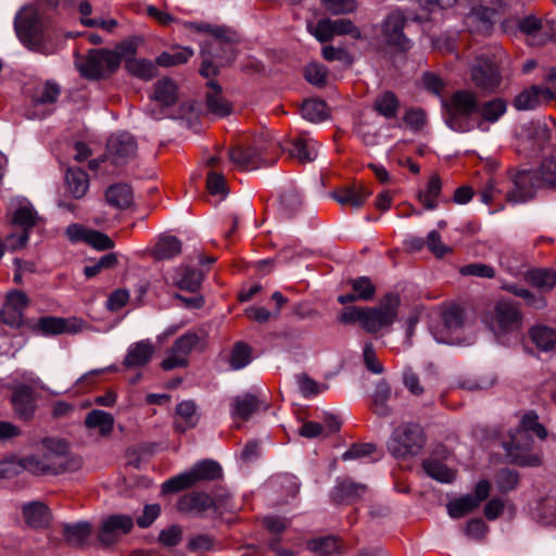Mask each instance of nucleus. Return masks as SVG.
<instances>
[{"label": "nucleus", "mask_w": 556, "mask_h": 556, "mask_svg": "<svg viewBox=\"0 0 556 556\" xmlns=\"http://www.w3.org/2000/svg\"><path fill=\"white\" fill-rule=\"evenodd\" d=\"M41 455H28L20 459V466L34 475H60L80 467V459L68 453L64 440L45 439Z\"/></svg>", "instance_id": "f257e3e1"}, {"label": "nucleus", "mask_w": 556, "mask_h": 556, "mask_svg": "<svg viewBox=\"0 0 556 556\" xmlns=\"http://www.w3.org/2000/svg\"><path fill=\"white\" fill-rule=\"evenodd\" d=\"M320 144L308 134H300L286 141L283 152L291 159L301 163H309L316 160Z\"/></svg>", "instance_id": "a211bd4d"}, {"label": "nucleus", "mask_w": 556, "mask_h": 556, "mask_svg": "<svg viewBox=\"0 0 556 556\" xmlns=\"http://www.w3.org/2000/svg\"><path fill=\"white\" fill-rule=\"evenodd\" d=\"M154 346L150 340H141L131 344L124 358V366L137 368L147 365L154 354Z\"/></svg>", "instance_id": "a878e982"}, {"label": "nucleus", "mask_w": 556, "mask_h": 556, "mask_svg": "<svg viewBox=\"0 0 556 556\" xmlns=\"http://www.w3.org/2000/svg\"><path fill=\"white\" fill-rule=\"evenodd\" d=\"M422 467L429 477L439 482L450 483L455 479V471L435 458L425 459Z\"/></svg>", "instance_id": "37998d69"}, {"label": "nucleus", "mask_w": 556, "mask_h": 556, "mask_svg": "<svg viewBox=\"0 0 556 556\" xmlns=\"http://www.w3.org/2000/svg\"><path fill=\"white\" fill-rule=\"evenodd\" d=\"M193 55V51L186 47H173L167 51L162 52L155 60L156 64L161 67L179 66L188 62Z\"/></svg>", "instance_id": "4c0bfd02"}, {"label": "nucleus", "mask_w": 556, "mask_h": 556, "mask_svg": "<svg viewBox=\"0 0 556 556\" xmlns=\"http://www.w3.org/2000/svg\"><path fill=\"white\" fill-rule=\"evenodd\" d=\"M301 114L312 123H321L330 116V110L324 100L306 99L302 103Z\"/></svg>", "instance_id": "e433bc0d"}, {"label": "nucleus", "mask_w": 556, "mask_h": 556, "mask_svg": "<svg viewBox=\"0 0 556 556\" xmlns=\"http://www.w3.org/2000/svg\"><path fill=\"white\" fill-rule=\"evenodd\" d=\"M301 489V482L294 475L280 476V505L295 500Z\"/></svg>", "instance_id": "3c124183"}, {"label": "nucleus", "mask_w": 556, "mask_h": 556, "mask_svg": "<svg viewBox=\"0 0 556 556\" xmlns=\"http://www.w3.org/2000/svg\"><path fill=\"white\" fill-rule=\"evenodd\" d=\"M267 141V135L262 134L249 150L245 151L241 148L231 149L229 151V159L238 168L245 170L255 169L263 164H273L274 160L265 159L268 148Z\"/></svg>", "instance_id": "9d476101"}, {"label": "nucleus", "mask_w": 556, "mask_h": 556, "mask_svg": "<svg viewBox=\"0 0 556 556\" xmlns=\"http://www.w3.org/2000/svg\"><path fill=\"white\" fill-rule=\"evenodd\" d=\"M188 26L197 31L211 35L218 42H231L236 39V33L224 26L208 23H189Z\"/></svg>", "instance_id": "49530a36"}, {"label": "nucleus", "mask_w": 556, "mask_h": 556, "mask_svg": "<svg viewBox=\"0 0 556 556\" xmlns=\"http://www.w3.org/2000/svg\"><path fill=\"white\" fill-rule=\"evenodd\" d=\"M306 548L316 556H329L338 552L339 544L334 538L326 536L311 540L306 543Z\"/></svg>", "instance_id": "6e6d98bb"}, {"label": "nucleus", "mask_w": 556, "mask_h": 556, "mask_svg": "<svg viewBox=\"0 0 556 556\" xmlns=\"http://www.w3.org/2000/svg\"><path fill=\"white\" fill-rule=\"evenodd\" d=\"M426 442L425 433L416 424L399 426L388 441L389 452L396 458L416 456Z\"/></svg>", "instance_id": "39448f33"}, {"label": "nucleus", "mask_w": 556, "mask_h": 556, "mask_svg": "<svg viewBox=\"0 0 556 556\" xmlns=\"http://www.w3.org/2000/svg\"><path fill=\"white\" fill-rule=\"evenodd\" d=\"M203 280V274L199 269L184 267L180 269L176 285L179 289L190 292L197 291Z\"/></svg>", "instance_id": "864d4df0"}, {"label": "nucleus", "mask_w": 556, "mask_h": 556, "mask_svg": "<svg viewBox=\"0 0 556 556\" xmlns=\"http://www.w3.org/2000/svg\"><path fill=\"white\" fill-rule=\"evenodd\" d=\"M442 188L441 179L438 175L430 177L426 190L419 192V201L427 210H433L437 207V198L440 195Z\"/></svg>", "instance_id": "603ef678"}, {"label": "nucleus", "mask_w": 556, "mask_h": 556, "mask_svg": "<svg viewBox=\"0 0 556 556\" xmlns=\"http://www.w3.org/2000/svg\"><path fill=\"white\" fill-rule=\"evenodd\" d=\"M181 252V242L174 236H162L156 241L152 254L156 260H170Z\"/></svg>", "instance_id": "58836bf2"}, {"label": "nucleus", "mask_w": 556, "mask_h": 556, "mask_svg": "<svg viewBox=\"0 0 556 556\" xmlns=\"http://www.w3.org/2000/svg\"><path fill=\"white\" fill-rule=\"evenodd\" d=\"M405 24L406 18L402 12L394 11L390 13L382 24L383 41L388 46L406 51L410 47V42L403 33Z\"/></svg>", "instance_id": "f3484780"}, {"label": "nucleus", "mask_w": 556, "mask_h": 556, "mask_svg": "<svg viewBox=\"0 0 556 556\" xmlns=\"http://www.w3.org/2000/svg\"><path fill=\"white\" fill-rule=\"evenodd\" d=\"M545 93V86H532L521 91L513 102V105L518 111L534 110L543 102L548 101Z\"/></svg>", "instance_id": "bb28decb"}, {"label": "nucleus", "mask_w": 556, "mask_h": 556, "mask_svg": "<svg viewBox=\"0 0 556 556\" xmlns=\"http://www.w3.org/2000/svg\"><path fill=\"white\" fill-rule=\"evenodd\" d=\"M531 433L540 439L547 435L546 429L538 421L535 414H527L520 420L519 427L510 434L509 441L504 443V448L510 460L521 466H538L541 458L531 451Z\"/></svg>", "instance_id": "f03ea898"}, {"label": "nucleus", "mask_w": 556, "mask_h": 556, "mask_svg": "<svg viewBox=\"0 0 556 556\" xmlns=\"http://www.w3.org/2000/svg\"><path fill=\"white\" fill-rule=\"evenodd\" d=\"M85 328L84 320L77 317L45 316L38 319L33 330L42 336L75 334Z\"/></svg>", "instance_id": "dca6fc26"}, {"label": "nucleus", "mask_w": 556, "mask_h": 556, "mask_svg": "<svg viewBox=\"0 0 556 556\" xmlns=\"http://www.w3.org/2000/svg\"><path fill=\"white\" fill-rule=\"evenodd\" d=\"M261 407V402L252 394L235 396L230 402V415L237 420H248Z\"/></svg>", "instance_id": "cd10ccee"}, {"label": "nucleus", "mask_w": 556, "mask_h": 556, "mask_svg": "<svg viewBox=\"0 0 556 556\" xmlns=\"http://www.w3.org/2000/svg\"><path fill=\"white\" fill-rule=\"evenodd\" d=\"M12 224L22 228L21 232L11 233L7 237V244L12 250L23 248L28 241V230L37 222V212L31 203L25 198H14L10 202Z\"/></svg>", "instance_id": "423d86ee"}, {"label": "nucleus", "mask_w": 556, "mask_h": 556, "mask_svg": "<svg viewBox=\"0 0 556 556\" xmlns=\"http://www.w3.org/2000/svg\"><path fill=\"white\" fill-rule=\"evenodd\" d=\"M542 187L535 170H518L511 175L510 187L505 191L507 202L518 204L531 200L536 189Z\"/></svg>", "instance_id": "1a4fd4ad"}, {"label": "nucleus", "mask_w": 556, "mask_h": 556, "mask_svg": "<svg viewBox=\"0 0 556 556\" xmlns=\"http://www.w3.org/2000/svg\"><path fill=\"white\" fill-rule=\"evenodd\" d=\"M479 111V101L475 92L458 90L447 103L446 124L455 131L466 132L472 129L470 116Z\"/></svg>", "instance_id": "7ed1b4c3"}, {"label": "nucleus", "mask_w": 556, "mask_h": 556, "mask_svg": "<svg viewBox=\"0 0 556 556\" xmlns=\"http://www.w3.org/2000/svg\"><path fill=\"white\" fill-rule=\"evenodd\" d=\"M302 211V197L295 190L285 191L280 197V220H293Z\"/></svg>", "instance_id": "c9c22d12"}, {"label": "nucleus", "mask_w": 556, "mask_h": 556, "mask_svg": "<svg viewBox=\"0 0 556 556\" xmlns=\"http://www.w3.org/2000/svg\"><path fill=\"white\" fill-rule=\"evenodd\" d=\"M66 185L71 194L76 198H83L89 188V179L86 172L79 168H70L66 173Z\"/></svg>", "instance_id": "a19ab883"}, {"label": "nucleus", "mask_w": 556, "mask_h": 556, "mask_svg": "<svg viewBox=\"0 0 556 556\" xmlns=\"http://www.w3.org/2000/svg\"><path fill=\"white\" fill-rule=\"evenodd\" d=\"M521 326V314L509 301H500L494 308V317L490 323L491 330L501 337L506 332L518 330Z\"/></svg>", "instance_id": "4468645a"}, {"label": "nucleus", "mask_w": 556, "mask_h": 556, "mask_svg": "<svg viewBox=\"0 0 556 556\" xmlns=\"http://www.w3.org/2000/svg\"><path fill=\"white\" fill-rule=\"evenodd\" d=\"M91 535V525L87 521L67 523L63 527L65 542L73 547H84Z\"/></svg>", "instance_id": "2f4dec72"}, {"label": "nucleus", "mask_w": 556, "mask_h": 556, "mask_svg": "<svg viewBox=\"0 0 556 556\" xmlns=\"http://www.w3.org/2000/svg\"><path fill=\"white\" fill-rule=\"evenodd\" d=\"M203 337L195 331H188L176 339L169 349L167 356L162 361L161 367L164 370H172L188 365L189 354L201 346Z\"/></svg>", "instance_id": "6e6552de"}, {"label": "nucleus", "mask_w": 556, "mask_h": 556, "mask_svg": "<svg viewBox=\"0 0 556 556\" xmlns=\"http://www.w3.org/2000/svg\"><path fill=\"white\" fill-rule=\"evenodd\" d=\"M538 176L541 186L556 187V157L543 161Z\"/></svg>", "instance_id": "bf43d9fd"}, {"label": "nucleus", "mask_w": 556, "mask_h": 556, "mask_svg": "<svg viewBox=\"0 0 556 556\" xmlns=\"http://www.w3.org/2000/svg\"><path fill=\"white\" fill-rule=\"evenodd\" d=\"M220 500H214L208 494L203 492H192L182 496L178 502V508L181 511H190L203 514L210 510L222 514Z\"/></svg>", "instance_id": "4be33fe9"}, {"label": "nucleus", "mask_w": 556, "mask_h": 556, "mask_svg": "<svg viewBox=\"0 0 556 556\" xmlns=\"http://www.w3.org/2000/svg\"><path fill=\"white\" fill-rule=\"evenodd\" d=\"M135 52V46L129 41L118 45L114 50H92L89 55V70H116L122 61H130Z\"/></svg>", "instance_id": "f8f14e48"}, {"label": "nucleus", "mask_w": 556, "mask_h": 556, "mask_svg": "<svg viewBox=\"0 0 556 556\" xmlns=\"http://www.w3.org/2000/svg\"><path fill=\"white\" fill-rule=\"evenodd\" d=\"M206 187L211 194L220 195L225 198L227 195L226 182L223 175L210 172L207 175Z\"/></svg>", "instance_id": "338daca9"}, {"label": "nucleus", "mask_w": 556, "mask_h": 556, "mask_svg": "<svg viewBox=\"0 0 556 556\" xmlns=\"http://www.w3.org/2000/svg\"><path fill=\"white\" fill-rule=\"evenodd\" d=\"M25 522L31 528H43L50 521L48 507L40 502H31L23 506Z\"/></svg>", "instance_id": "72a5a7b5"}, {"label": "nucleus", "mask_w": 556, "mask_h": 556, "mask_svg": "<svg viewBox=\"0 0 556 556\" xmlns=\"http://www.w3.org/2000/svg\"><path fill=\"white\" fill-rule=\"evenodd\" d=\"M200 420V413L194 401L186 400L177 404L174 416V428L178 432H186L194 428Z\"/></svg>", "instance_id": "b1692460"}, {"label": "nucleus", "mask_w": 556, "mask_h": 556, "mask_svg": "<svg viewBox=\"0 0 556 556\" xmlns=\"http://www.w3.org/2000/svg\"><path fill=\"white\" fill-rule=\"evenodd\" d=\"M137 149V141L130 134L117 132L108 140L105 157L114 165H123L135 157Z\"/></svg>", "instance_id": "ddd939ff"}, {"label": "nucleus", "mask_w": 556, "mask_h": 556, "mask_svg": "<svg viewBox=\"0 0 556 556\" xmlns=\"http://www.w3.org/2000/svg\"><path fill=\"white\" fill-rule=\"evenodd\" d=\"M252 362V349L244 342H237L232 346L229 356V366L233 370H240Z\"/></svg>", "instance_id": "8fccbe9b"}, {"label": "nucleus", "mask_w": 556, "mask_h": 556, "mask_svg": "<svg viewBox=\"0 0 556 556\" xmlns=\"http://www.w3.org/2000/svg\"><path fill=\"white\" fill-rule=\"evenodd\" d=\"M206 80V109L207 111L218 117L227 116L231 113V104L223 94L220 85L215 81L211 74L216 72H200Z\"/></svg>", "instance_id": "412c9836"}, {"label": "nucleus", "mask_w": 556, "mask_h": 556, "mask_svg": "<svg viewBox=\"0 0 556 556\" xmlns=\"http://www.w3.org/2000/svg\"><path fill=\"white\" fill-rule=\"evenodd\" d=\"M519 29L526 36L530 46H541L551 39V31L542 21L533 15L523 17L519 22Z\"/></svg>", "instance_id": "393cba45"}, {"label": "nucleus", "mask_w": 556, "mask_h": 556, "mask_svg": "<svg viewBox=\"0 0 556 556\" xmlns=\"http://www.w3.org/2000/svg\"><path fill=\"white\" fill-rule=\"evenodd\" d=\"M509 66V58L504 49L501 46H492L478 51L471 70H500Z\"/></svg>", "instance_id": "5701e85b"}, {"label": "nucleus", "mask_w": 556, "mask_h": 556, "mask_svg": "<svg viewBox=\"0 0 556 556\" xmlns=\"http://www.w3.org/2000/svg\"><path fill=\"white\" fill-rule=\"evenodd\" d=\"M177 100V86L175 81L164 76L160 78L154 85L152 102L147 106V113L154 119H162L166 116L164 110L157 108L169 106Z\"/></svg>", "instance_id": "2eb2a0df"}, {"label": "nucleus", "mask_w": 556, "mask_h": 556, "mask_svg": "<svg viewBox=\"0 0 556 556\" xmlns=\"http://www.w3.org/2000/svg\"><path fill=\"white\" fill-rule=\"evenodd\" d=\"M366 492L367 486L365 484L344 480L336 486L334 497L338 502H353L362 497Z\"/></svg>", "instance_id": "a18cd8bd"}, {"label": "nucleus", "mask_w": 556, "mask_h": 556, "mask_svg": "<svg viewBox=\"0 0 556 556\" xmlns=\"http://www.w3.org/2000/svg\"><path fill=\"white\" fill-rule=\"evenodd\" d=\"M307 27L314 37L320 42L329 41L334 36L332 20L330 18L319 20L316 25L309 24Z\"/></svg>", "instance_id": "052dcab7"}, {"label": "nucleus", "mask_w": 556, "mask_h": 556, "mask_svg": "<svg viewBox=\"0 0 556 556\" xmlns=\"http://www.w3.org/2000/svg\"><path fill=\"white\" fill-rule=\"evenodd\" d=\"M14 28L20 40L34 49L40 40V18L33 5L23 7L14 20Z\"/></svg>", "instance_id": "9b49d317"}, {"label": "nucleus", "mask_w": 556, "mask_h": 556, "mask_svg": "<svg viewBox=\"0 0 556 556\" xmlns=\"http://www.w3.org/2000/svg\"><path fill=\"white\" fill-rule=\"evenodd\" d=\"M89 245L99 251L110 250L114 248V241L103 232L90 230L88 232L87 242Z\"/></svg>", "instance_id": "0e129e2a"}, {"label": "nucleus", "mask_w": 556, "mask_h": 556, "mask_svg": "<svg viewBox=\"0 0 556 556\" xmlns=\"http://www.w3.org/2000/svg\"><path fill=\"white\" fill-rule=\"evenodd\" d=\"M399 305V296L389 294L378 306L365 308L364 330L376 333L386 327H390L396 319Z\"/></svg>", "instance_id": "0eeeda50"}, {"label": "nucleus", "mask_w": 556, "mask_h": 556, "mask_svg": "<svg viewBox=\"0 0 556 556\" xmlns=\"http://www.w3.org/2000/svg\"><path fill=\"white\" fill-rule=\"evenodd\" d=\"M507 104L503 99H493L485 102L479 108L481 121L478 122L477 127L482 131H488L486 123L497 122L506 112Z\"/></svg>", "instance_id": "473e14b6"}, {"label": "nucleus", "mask_w": 556, "mask_h": 556, "mask_svg": "<svg viewBox=\"0 0 556 556\" xmlns=\"http://www.w3.org/2000/svg\"><path fill=\"white\" fill-rule=\"evenodd\" d=\"M321 3L333 15L351 13L356 9L355 0H321Z\"/></svg>", "instance_id": "e2e57ef3"}, {"label": "nucleus", "mask_w": 556, "mask_h": 556, "mask_svg": "<svg viewBox=\"0 0 556 556\" xmlns=\"http://www.w3.org/2000/svg\"><path fill=\"white\" fill-rule=\"evenodd\" d=\"M106 202L116 208H126L132 202V190L126 184H117L105 191Z\"/></svg>", "instance_id": "ea45409f"}, {"label": "nucleus", "mask_w": 556, "mask_h": 556, "mask_svg": "<svg viewBox=\"0 0 556 556\" xmlns=\"http://www.w3.org/2000/svg\"><path fill=\"white\" fill-rule=\"evenodd\" d=\"M27 93L36 103L50 104L58 100L61 94V88L56 83L47 80L37 84L33 90H27Z\"/></svg>", "instance_id": "f704fd0d"}, {"label": "nucleus", "mask_w": 556, "mask_h": 556, "mask_svg": "<svg viewBox=\"0 0 556 556\" xmlns=\"http://www.w3.org/2000/svg\"><path fill=\"white\" fill-rule=\"evenodd\" d=\"M12 403L16 414L21 418H29L35 410L34 391L28 386H20L15 389Z\"/></svg>", "instance_id": "7c9ffc66"}, {"label": "nucleus", "mask_w": 556, "mask_h": 556, "mask_svg": "<svg viewBox=\"0 0 556 556\" xmlns=\"http://www.w3.org/2000/svg\"><path fill=\"white\" fill-rule=\"evenodd\" d=\"M23 313L24 312L3 303L0 312V318L5 325L12 328H17L23 323Z\"/></svg>", "instance_id": "774afa93"}, {"label": "nucleus", "mask_w": 556, "mask_h": 556, "mask_svg": "<svg viewBox=\"0 0 556 556\" xmlns=\"http://www.w3.org/2000/svg\"><path fill=\"white\" fill-rule=\"evenodd\" d=\"M526 280L533 287L548 291L556 286V273L545 268L532 269L527 273Z\"/></svg>", "instance_id": "de8ad7c7"}, {"label": "nucleus", "mask_w": 556, "mask_h": 556, "mask_svg": "<svg viewBox=\"0 0 556 556\" xmlns=\"http://www.w3.org/2000/svg\"><path fill=\"white\" fill-rule=\"evenodd\" d=\"M114 417L112 414L92 409L85 417V426L89 430H97L101 437H109L114 428Z\"/></svg>", "instance_id": "c756f323"}, {"label": "nucleus", "mask_w": 556, "mask_h": 556, "mask_svg": "<svg viewBox=\"0 0 556 556\" xmlns=\"http://www.w3.org/2000/svg\"><path fill=\"white\" fill-rule=\"evenodd\" d=\"M477 507L478 501L472 495H465L451 501L447 504V513L452 518H460Z\"/></svg>", "instance_id": "5fc2aeb1"}, {"label": "nucleus", "mask_w": 556, "mask_h": 556, "mask_svg": "<svg viewBox=\"0 0 556 556\" xmlns=\"http://www.w3.org/2000/svg\"><path fill=\"white\" fill-rule=\"evenodd\" d=\"M351 285L359 300L367 301L375 295L376 288L367 277H358L352 280Z\"/></svg>", "instance_id": "680f3d73"}, {"label": "nucleus", "mask_w": 556, "mask_h": 556, "mask_svg": "<svg viewBox=\"0 0 556 556\" xmlns=\"http://www.w3.org/2000/svg\"><path fill=\"white\" fill-rule=\"evenodd\" d=\"M391 396V389L386 382H379L376 386L372 402L374 412L379 416H388L390 413L387 402Z\"/></svg>", "instance_id": "4d7b16f0"}, {"label": "nucleus", "mask_w": 556, "mask_h": 556, "mask_svg": "<svg viewBox=\"0 0 556 556\" xmlns=\"http://www.w3.org/2000/svg\"><path fill=\"white\" fill-rule=\"evenodd\" d=\"M534 344L542 351L556 350V331L547 326H536L530 331Z\"/></svg>", "instance_id": "c03bdc74"}, {"label": "nucleus", "mask_w": 556, "mask_h": 556, "mask_svg": "<svg viewBox=\"0 0 556 556\" xmlns=\"http://www.w3.org/2000/svg\"><path fill=\"white\" fill-rule=\"evenodd\" d=\"M134 527V521L127 515H112L103 520L98 539L103 546H111L118 541V539L130 532Z\"/></svg>", "instance_id": "6ab92c4d"}, {"label": "nucleus", "mask_w": 556, "mask_h": 556, "mask_svg": "<svg viewBox=\"0 0 556 556\" xmlns=\"http://www.w3.org/2000/svg\"><path fill=\"white\" fill-rule=\"evenodd\" d=\"M220 465L211 459H204L195 465L189 471L181 472L162 484V493H176L188 489L199 481H210L218 479L222 476Z\"/></svg>", "instance_id": "20e7f679"}, {"label": "nucleus", "mask_w": 556, "mask_h": 556, "mask_svg": "<svg viewBox=\"0 0 556 556\" xmlns=\"http://www.w3.org/2000/svg\"><path fill=\"white\" fill-rule=\"evenodd\" d=\"M298 387L305 397L316 396L327 390V386L313 380L307 375L298 376Z\"/></svg>", "instance_id": "13d9d810"}, {"label": "nucleus", "mask_w": 556, "mask_h": 556, "mask_svg": "<svg viewBox=\"0 0 556 556\" xmlns=\"http://www.w3.org/2000/svg\"><path fill=\"white\" fill-rule=\"evenodd\" d=\"M472 80L478 88L489 93L500 90L504 84L500 72H473Z\"/></svg>", "instance_id": "09e8293b"}, {"label": "nucleus", "mask_w": 556, "mask_h": 556, "mask_svg": "<svg viewBox=\"0 0 556 556\" xmlns=\"http://www.w3.org/2000/svg\"><path fill=\"white\" fill-rule=\"evenodd\" d=\"M370 193L365 186L354 185L336 192L333 199L341 205L358 208L365 204Z\"/></svg>", "instance_id": "c85d7f7f"}, {"label": "nucleus", "mask_w": 556, "mask_h": 556, "mask_svg": "<svg viewBox=\"0 0 556 556\" xmlns=\"http://www.w3.org/2000/svg\"><path fill=\"white\" fill-rule=\"evenodd\" d=\"M332 26L334 35H350L354 39H359L362 37L359 28L356 27L351 20H334L332 21Z\"/></svg>", "instance_id": "69168bd1"}, {"label": "nucleus", "mask_w": 556, "mask_h": 556, "mask_svg": "<svg viewBox=\"0 0 556 556\" xmlns=\"http://www.w3.org/2000/svg\"><path fill=\"white\" fill-rule=\"evenodd\" d=\"M374 109L379 115L388 119L394 118L400 110V101L393 92L384 91L376 98Z\"/></svg>", "instance_id": "79ce46f5"}, {"label": "nucleus", "mask_w": 556, "mask_h": 556, "mask_svg": "<svg viewBox=\"0 0 556 556\" xmlns=\"http://www.w3.org/2000/svg\"><path fill=\"white\" fill-rule=\"evenodd\" d=\"M464 324V311L459 306H451L442 314V328L433 331V337L439 343L456 344L458 338L453 333Z\"/></svg>", "instance_id": "aec40b11"}]
</instances>
